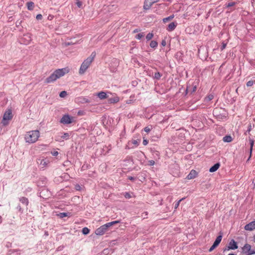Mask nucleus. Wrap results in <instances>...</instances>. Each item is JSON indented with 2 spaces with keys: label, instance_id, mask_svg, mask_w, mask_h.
<instances>
[{
  "label": "nucleus",
  "instance_id": "obj_1",
  "mask_svg": "<svg viewBox=\"0 0 255 255\" xmlns=\"http://www.w3.org/2000/svg\"><path fill=\"white\" fill-rule=\"evenodd\" d=\"M96 53L93 52L89 57L86 58L82 62L78 71V73L80 75H84L86 73V71L93 62Z\"/></svg>",
  "mask_w": 255,
  "mask_h": 255
},
{
  "label": "nucleus",
  "instance_id": "obj_2",
  "mask_svg": "<svg viewBox=\"0 0 255 255\" xmlns=\"http://www.w3.org/2000/svg\"><path fill=\"white\" fill-rule=\"evenodd\" d=\"M40 135L39 131L37 130H31L27 132L24 136L25 141L29 143L35 142Z\"/></svg>",
  "mask_w": 255,
  "mask_h": 255
},
{
  "label": "nucleus",
  "instance_id": "obj_3",
  "mask_svg": "<svg viewBox=\"0 0 255 255\" xmlns=\"http://www.w3.org/2000/svg\"><path fill=\"white\" fill-rule=\"evenodd\" d=\"M120 222V221L117 220L105 224L97 229L95 233L97 236H102L108 230L109 228L115 224H118Z\"/></svg>",
  "mask_w": 255,
  "mask_h": 255
},
{
  "label": "nucleus",
  "instance_id": "obj_4",
  "mask_svg": "<svg viewBox=\"0 0 255 255\" xmlns=\"http://www.w3.org/2000/svg\"><path fill=\"white\" fill-rule=\"evenodd\" d=\"M64 75V69H59L55 70L53 74L49 77H47L45 81L46 83L53 82L56 80L57 79Z\"/></svg>",
  "mask_w": 255,
  "mask_h": 255
},
{
  "label": "nucleus",
  "instance_id": "obj_5",
  "mask_svg": "<svg viewBox=\"0 0 255 255\" xmlns=\"http://www.w3.org/2000/svg\"><path fill=\"white\" fill-rule=\"evenodd\" d=\"M12 111L10 109L7 110L4 113L1 124L3 126H6L9 124V121L12 118Z\"/></svg>",
  "mask_w": 255,
  "mask_h": 255
},
{
  "label": "nucleus",
  "instance_id": "obj_6",
  "mask_svg": "<svg viewBox=\"0 0 255 255\" xmlns=\"http://www.w3.org/2000/svg\"><path fill=\"white\" fill-rule=\"evenodd\" d=\"M242 253L245 255H253L255 254V251L252 249V246L246 244L242 249Z\"/></svg>",
  "mask_w": 255,
  "mask_h": 255
},
{
  "label": "nucleus",
  "instance_id": "obj_7",
  "mask_svg": "<svg viewBox=\"0 0 255 255\" xmlns=\"http://www.w3.org/2000/svg\"><path fill=\"white\" fill-rule=\"evenodd\" d=\"M159 0H144L143 5L144 10H149L153 3L158 1Z\"/></svg>",
  "mask_w": 255,
  "mask_h": 255
},
{
  "label": "nucleus",
  "instance_id": "obj_8",
  "mask_svg": "<svg viewBox=\"0 0 255 255\" xmlns=\"http://www.w3.org/2000/svg\"><path fill=\"white\" fill-rule=\"evenodd\" d=\"M37 163L39 165L41 168H44L46 167L50 163L49 160L47 158L37 159Z\"/></svg>",
  "mask_w": 255,
  "mask_h": 255
},
{
  "label": "nucleus",
  "instance_id": "obj_9",
  "mask_svg": "<svg viewBox=\"0 0 255 255\" xmlns=\"http://www.w3.org/2000/svg\"><path fill=\"white\" fill-rule=\"evenodd\" d=\"M222 239V236L221 235L217 237L216 239L215 242H214L213 245L211 246V247L209 249V251L210 252H211L213 251L220 243L221 240Z\"/></svg>",
  "mask_w": 255,
  "mask_h": 255
},
{
  "label": "nucleus",
  "instance_id": "obj_10",
  "mask_svg": "<svg viewBox=\"0 0 255 255\" xmlns=\"http://www.w3.org/2000/svg\"><path fill=\"white\" fill-rule=\"evenodd\" d=\"M238 248V246L237 243L235 241V240H232L229 243L227 248L224 251H225L226 250L229 251L230 250H236Z\"/></svg>",
  "mask_w": 255,
  "mask_h": 255
},
{
  "label": "nucleus",
  "instance_id": "obj_11",
  "mask_svg": "<svg viewBox=\"0 0 255 255\" xmlns=\"http://www.w3.org/2000/svg\"><path fill=\"white\" fill-rule=\"evenodd\" d=\"M75 122V118L69 115H65V124H71Z\"/></svg>",
  "mask_w": 255,
  "mask_h": 255
},
{
  "label": "nucleus",
  "instance_id": "obj_12",
  "mask_svg": "<svg viewBox=\"0 0 255 255\" xmlns=\"http://www.w3.org/2000/svg\"><path fill=\"white\" fill-rule=\"evenodd\" d=\"M198 172L196 170L192 169L190 171V173L187 176V178L188 180H191L195 178L198 176Z\"/></svg>",
  "mask_w": 255,
  "mask_h": 255
},
{
  "label": "nucleus",
  "instance_id": "obj_13",
  "mask_svg": "<svg viewBox=\"0 0 255 255\" xmlns=\"http://www.w3.org/2000/svg\"><path fill=\"white\" fill-rule=\"evenodd\" d=\"M245 229L247 231H253L255 230V221L251 222L245 226Z\"/></svg>",
  "mask_w": 255,
  "mask_h": 255
},
{
  "label": "nucleus",
  "instance_id": "obj_14",
  "mask_svg": "<svg viewBox=\"0 0 255 255\" xmlns=\"http://www.w3.org/2000/svg\"><path fill=\"white\" fill-rule=\"evenodd\" d=\"M197 89V87L196 85H189L187 86L186 90V93L187 94L188 92H190L191 93H194Z\"/></svg>",
  "mask_w": 255,
  "mask_h": 255
},
{
  "label": "nucleus",
  "instance_id": "obj_15",
  "mask_svg": "<svg viewBox=\"0 0 255 255\" xmlns=\"http://www.w3.org/2000/svg\"><path fill=\"white\" fill-rule=\"evenodd\" d=\"M97 96L101 100H104L108 98L107 93L103 91L98 93Z\"/></svg>",
  "mask_w": 255,
  "mask_h": 255
},
{
  "label": "nucleus",
  "instance_id": "obj_16",
  "mask_svg": "<svg viewBox=\"0 0 255 255\" xmlns=\"http://www.w3.org/2000/svg\"><path fill=\"white\" fill-rule=\"evenodd\" d=\"M220 166V164L219 163H216L209 169V172L212 173L216 171L219 168Z\"/></svg>",
  "mask_w": 255,
  "mask_h": 255
},
{
  "label": "nucleus",
  "instance_id": "obj_17",
  "mask_svg": "<svg viewBox=\"0 0 255 255\" xmlns=\"http://www.w3.org/2000/svg\"><path fill=\"white\" fill-rule=\"evenodd\" d=\"M108 101L109 103L110 104H116L120 101V98L118 96H115L113 98L109 99Z\"/></svg>",
  "mask_w": 255,
  "mask_h": 255
},
{
  "label": "nucleus",
  "instance_id": "obj_18",
  "mask_svg": "<svg viewBox=\"0 0 255 255\" xmlns=\"http://www.w3.org/2000/svg\"><path fill=\"white\" fill-rule=\"evenodd\" d=\"M22 40L24 42L25 44H27L31 41V37L29 35H24L23 37L22 38Z\"/></svg>",
  "mask_w": 255,
  "mask_h": 255
},
{
  "label": "nucleus",
  "instance_id": "obj_19",
  "mask_svg": "<svg viewBox=\"0 0 255 255\" xmlns=\"http://www.w3.org/2000/svg\"><path fill=\"white\" fill-rule=\"evenodd\" d=\"M74 38H67V40L66 42H65V46H69L71 45H74L75 44V42L74 41Z\"/></svg>",
  "mask_w": 255,
  "mask_h": 255
},
{
  "label": "nucleus",
  "instance_id": "obj_20",
  "mask_svg": "<svg viewBox=\"0 0 255 255\" xmlns=\"http://www.w3.org/2000/svg\"><path fill=\"white\" fill-rule=\"evenodd\" d=\"M176 27V24L174 22H171L169 24L167 30L169 31L173 30Z\"/></svg>",
  "mask_w": 255,
  "mask_h": 255
},
{
  "label": "nucleus",
  "instance_id": "obj_21",
  "mask_svg": "<svg viewBox=\"0 0 255 255\" xmlns=\"http://www.w3.org/2000/svg\"><path fill=\"white\" fill-rule=\"evenodd\" d=\"M74 188L76 191H84L85 189V187L83 185H80L79 184H75Z\"/></svg>",
  "mask_w": 255,
  "mask_h": 255
},
{
  "label": "nucleus",
  "instance_id": "obj_22",
  "mask_svg": "<svg viewBox=\"0 0 255 255\" xmlns=\"http://www.w3.org/2000/svg\"><path fill=\"white\" fill-rule=\"evenodd\" d=\"M27 9L29 10H32L34 7V3L32 1H28L26 3Z\"/></svg>",
  "mask_w": 255,
  "mask_h": 255
},
{
  "label": "nucleus",
  "instance_id": "obj_23",
  "mask_svg": "<svg viewBox=\"0 0 255 255\" xmlns=\"http://www.w3.org/2000/svg\"><path fill=\"white\" fill-rule=\"evenodd\" d=\"M19 201L25 206H27L28 204L27 198L24 197H20L19 198Z\"/></svg>",
  "mask_w": 255,
  "mask_h": 255
},
{
  "label": "nucleus",
  "instance_id": "obj_24",
  "mask_svg": "<svg viewBox=\"0 0 255 255\" xmlns=\"http://www.w3.org/2000/svg\"><path fill=\"white\" fill-rule=\"evenodd\" d=\"M223 141L226 142H230L232 141V137L230 135H226L223 137Z\"/></svg>",
  "mask_w": 255,
  "mask_h": 255
},
{
  "label": "nucleus",
  "instance_id": "obj_25",
  "mask_svg": "<svg viewBox=\"0 0 255 255\" xmlns=\"http://www.w3.org/2000/svg\"><path fill=\"white\" fill-rule=\"evenodd\" d=\"M174 17V15H171L167 17L164 18L163 19V22L164 23L167 22V21L172 20Z\"/></svg>",
  "mask_w": 255,
  "mask_h": 255
},
{
  "label": "nucleus",
  "instance_id": "obj_26",
  "mask_svg": "<svg viewBox=\"0 0 255 255\" xmlns=\"http://www.w3.org/2000/svg\"><path fill=\"white\" fill-rule=\"evenodd\" d=\"M157 42L156 41L152 40L150 43V46L151 48H156L157 46Z\"/></svg>",
  "mask_w": 255,
  "mask_h": 255
},
{
  "label": "nucleus",
  "instance_id": "obj_27",
  "mask_svg": "<svg viewBox=\"0 0 255 255\" xmlns=\"http://www.w3.org/2000/svg\"><path fill=\"white\" fill-rule=\"evenodd\" d=\"M82 232L83 234L86 235L89 233L90 230L88 228L84 227V228H83Z\"/></svg>",
  "mask_w": 255,
  "mask_h": 255
},
{
  "label": "nucleus",
  "instance_id": "obj_28",
  "mask_svg": "<svg viewBox=\"0 0 255 255\" xmlns=\"http://www.w3.org/2000/svg\"><path fill=\"white\" fill-rule=\"evenodd\" d=\"M250 144H251V147H250V156H251V154H252V150H253L254 141L253 139H250Z\"/></svg>",
  "mask_w": 255,
  "mask_h": 255
},
{
  "label": "nucleus",
  "instance_id": "obj_29",
  "mask_svg": "<svg viewBox=\"0 0 255 255\" xmlns=\"http://www.w3.org/2000/svg\"><path fill=\"white\" fill-rule=\"evenodd\" d=\"M153 37V34L152 32L148 33L146 36V39L147 40H150Z\"/></svg>",
  "mask_w": 255,
  "mask_h": 255
},
{
  "label": "nucleus",
  "instance_id": "obj_30",
  "mask_svg": "<svg viewBox=\"0 0 255 255\" xmlns=\"http://www.w3.org/2000/svg\"><path fill=\"white\" fill-rule=\"evenodd\" d=\"M143 36H144V34L143 33H140L137 34L136 35L135 38L137 39L140 40L141 38H142L143 37Z\"/></svg>",
  "mask_w": 255,
  "mask_h": 255
},
{
  "label": "nucleus",
  "instance_id": "obj_31",
  "mask_svg": "<svg viewBox=\"0 0 255 255\" xmlns=\"http://www.w3.org/2000/svg\"><path fill=\"white\" fill-rule=\"evenodd\" d=\"M76 4L78 7L80 8L82 5V2L79 0H76Z\"/></svg>",
  "mask_w": 255,
  "mask_h": 255
},
{
  "label": "nucleus",
  "instance_id": "obj_32",
  "mask_svg": "<svg viewBox=\"0 0 255 255\" xmlns=\"http://www.w3.org/2000/svg\"><path fill=\"white\" fill-rule=\"evenodd\" d=\"M125 197L127 199H130L131 198V196L130 193L126 192L124 195Z\"/></svg>",
  "mask_w": 255,
  "mask_h": 255
},
{
  "label": "nucleus",
  "instance_id": "obj_33",
  "mask_svg": "<svg viewBox=\"0 0 255 255\" xmlns=\"http://www.w3.org/2000/svg\"><path fill=\"white\" fill-rule=\"evenodd\" d=\"M253 84H254V81L252 80H250L247 82V86L248 87H251V86H253Z\"/></svg>",
  "mask_w": 255,
  "mask_h": 255
},
{
  "label": "nucleus",
  "instance_id": "obj_34",
  "mask_svg": "<svg viewBox=\"0 0 255 255\" xmlns=\"http://www.w3.org/2000/svg\"><path fill=\"white\" fill-rule=\"evenodd\" d=\"M161 77V75L159 72L155 73L154 74V78L156 79H159Z\"/></svg>",
  "mask_w": 255,
  "mask_h": 255
},
{
  "label": "nucleus",
  "instance_id": "obj_35",
  "mask_svg": "<svg viewBox=\"0 0 255 255\" xmlns=\"http://www.w3.org/2000/svg\"><path fill=\"white\" fill-rule=\"evenodd\" d=\"M213 97H214L213 95H210L208 96L207 97H206V99L207 101H210L213 99Z\"/></svg>",
  "mask_w": 255,
  "mask_h": 255
},
{
  "label": "nucleus",
  "instance_id": "obj_36",
  "mask_svg": "<svg viewBox=\"0 0 255 255\" xmlns=\"http://www.w3.org/2000/svg\"><path fill=\"white\" fill-rule=\"evenodd\" d=\"M85 112L83 111H79L78 112L77 114L78 115L83 116L85 115Z\"/></svg>",
  "mask_w": 255,
  "mask_h": 255
},
{
  "label": "nucleus",
  "instance_id": "obj_37",
  "mask_svg": "<svg viewBox=\"0 0 255 255\" xmlns=\"http://www.w3.org/2000/svg\"><path fill=\"white\" fill-rule=\"evenodd\" d=\"M36 18L37 20H41L42 19V15L40 14H38L36 15Z\"/></svg>",
  "mask_w": 255,
  "mask_h": 255
},
{
  "label": "nucleus",
  "instance_id": "obj_38",
  "mask_svg": "<svg viewBox=\"0 0 255 255\" xmlns=\"http://www.w3.org/2000/svg\"><path fill=\"white\" fill-rule=\"evenodd\" d=\"M51 153L53 155V156H57L58 154V152L57 151H51Z\"/></svg>",
  "mask_w": 255,
  "mask_h": 255
},
{
  "label": "nucleus",
  "instance_id": "obj_39",
  "mask_svg": "<svg viewBox=\"0 0 255 255\" xmlns=\"http://www.w3.org/2000/svg\"><path fill=\"white\" fill-rule=\"evenodd\" d=\"M139 142L138 140H134L132 141V143L135 145H138Z\"/></svg>",
  "mask_w": 255,
  "mask_h": 255
},
{
  "label": "nucleus",
  "instance_id": "obj_40",
  "mask_svg": "<svg viewBox=\"0 0 255 255\" xmlns=\"http://www.w3.org/2000/svg\"><path fill=\"white\" fill-rule=\"evenodd\" d=\"M71 69L69 67L65 68V73H69Z\"/></svg>",
  "mask_w": 255,
  "mask_h": 255
},
{
  "label": "nucleus",
  "instance_id": "obj_41",
  "mask_svg": "<svg viewBox=\"0 0 255 255\" xmlns=\"http://www.w3.org/2000/svg\"><path fill=\"white\" fill-rule=\"evenodd\" d=\"M235 4V2H230V3H229L227 4V6L228 7H230V6H234Z\"/></svg>",
  "mask_w": 255,
  "mask_h": 255
},
{
  "label": "nucleus",
  "instance_id": "obj_42",
  "mask_svg": "<svg viewBox=\"0 0 255 255\" xmlns=\"http://www.w3.org/2000/svg\"><path fill=\"white\" fill-rule=\"evenodd\" d=\"M149 164L151 166L155 164V162L154 160H151L148 161Z\"/></svg>",
  "mask_w": 255,
  "mask_h": 255
},
{
  "label": "nucleus",
  "instance_id": "obj_43",
  "mask_svg": "<svg viewBox=\"0 0 255 255\" xmlns=\"http://www.w3.org/2000/svg\"><path fill=\"white\" fill-rule=\"evenodd\" d=\"M182 200V199H181V200H179V201L177 202V203H176V204H175V209H177V208L178 207V206H179V203H180V201H181Z\"/></svg>",
  "mask_w": 255,
  "mask_h": 255
},
{
  "label": "nucleus",
  "instance_id": "obj_44",
  "mask_svg": "<svg viewBox=\"0 0 255 255\" xmlns=\"http://www.w3.org/2000/svg\"><path fill=\"white\" fill-rule=\"evenodd\" d=\"M144 131H145V132H149V131H150V128H149V127H145V128H144Z\"/></svg>",
  "mask_w": 255,
  "mask_h": 255
},
{
  "label": "nucleus",
  "instance_id": "obj_45",
  "mask_svg": "<svg viewBox=\"0 0 255 255\" xmlns=\"http://www.w3.org/2000/svg\"><path fill=\"white\" fill-rule=\"evenodd\" d=\"M57 215L60 217L61 218H63L64 217V213H60L58 214Z\"/></svg>",
  "mask_w": 255,
  "mask_h": 255
},
{
  "label": "nucleus",
  "instance_id": "obj_46",
  "mask_svg": "<svg viewBox=\"0 0 255 255\" xmlns=\"http://www.w3.org/2000/svg\"><path fill=\"white\" fill-rule=\"evenodd\" d=\"M147 143H148V141H147V140H146V139H143V144L144 145H147Z\"/></svg>",
  "mask_w": 255,
  "mask_h": 255
},
{
  "label": "nucleus",
  "instance_id": "obj_47",
  "mask_svg": "<svg viewBox=\"0 0 255 255\" xmlns=\"http://www.w3.org/2000/svg\"><path fill=\"white\" fill-rule=\"evenodd\" d=\"M166 44V42L165 41V40H163L161 42V45L163 46H165Z\"/></svg>",
  "mask_w": 255,
  "mask_h": 255
},
{
  "label": "nucleus",
  "instance_id": "obj_48",
  "mask_svg": "<svg viewBox=\"0 0 255 255\" xmlns=\"http://www.w3.org/2000/svg\"><path fill=\"white\" fill-rule=\"evenodd\" d=\"M60 97H61V98H64V91H61L60 93V95H59Z\"/></svg>",
  "mask_w": 255,
  "mask_h": 255
},
{
  "label": "nucleus",
  "instance_id": "obj_49",
  "mask_svg": "<svg viewBox=\"0 0 255 255\" xmlns=\"http://www.w3.org/2000/svg\"><path fill=\"white\" fill-rule=\"evenodd\" d=\"M71 216H72V214L70 213H68V214L65 213V217H71Z\"/></svg>",
  "mask_w": 255,
  "mask_h": 255
},
{
  "label": "nucleus",
  "instance_id": "obj_50",
  "mask_svg": "<svg viewBox=\"0 0 255 255\" xmlns=\"http://www.w3.org/2000/svg\"><path fill=\"white\" fill-rule=\"evenodd\" d=\"M226 44L223 43L222 49H224L226 47Z\"/></svg>",
  "mask_w": 255,
  "mask_h": 255
},
{
  "label": "nucleus",
  "instance_id": "obj_51",
  "mask_svg": "<svg viewBox=\"0 0 255 255\" xmlns=\"http://www.w3.org/2000/svg\"><path fill=\"white\" fill-rule=\"evenodd\" d=\"M61 123H64V116H63L60 120Z\"/></svg>",
  "mask_w": 255,
  "mask_h": 255
},
{
  "label": "nucleus",
  "instance_id": "obj_52",
  "mask_svg": "<svg viewBox=\"0 0 255 255\" xmlns=\"http://www.w3.org/2000/svg\"><path fill=\"white\" fill-rule=\"evenodd\" d=\"M64 135H65V137H69V134H67V133H65V134H64Z\"/></svg>",
  "mask_w": 255,
  "mask_h": 255
},
{
  "label": "nucleus",
  "instance_id": "obj_53",
  "mask_svg": "<svg viewBox=\"0 0 255 255\" xmlns=\"http://www.w3.org/2000/svg\"><path fill=\"white\" fill-rule=\"evenodd\" d=\"M253 241L254 242H255V235L253 237Z\"/></svg>",
  "mask_w": 255,
  "mask_h": 255
},
{
  "label": "nucleus",
  "instance_id": "obj_54",
  "mask_svg": "<svg viewBox=\"0 0 255 255\" xmlns=\"http://www.w3.org/2000/svg\"><path fill=\"white\" fill-rule=\"evenodd\" d=\"M1 222H2V220H1V217L0 216V224L1 223Z\"/></svg>",
  "mask_w": 255,
  "mask_h": 255
},
{
  "label": "nucleus",
  "instance_id": "obj_55",
  "mask_svg": "<svg viewBox=\"0 0 255 255\" xmlns=\"http://www.w3.org/2000/svg\"><path fill=\"white\" fill-rule=\"evenodd\" d=\"M129 179H131H131H132V177H129Z\"/></svg>",
  "mask_w": 255,
  "mask_h": 255
},
{
  "label": "nucleus",
  "instance_id": "obj_56",
  "mask_svg": "<svg viewBox=\"0 0 255 255\" xmlns=\"http://www.w3.org/2000/svg\"><path fill=\"white\" fill-rule=\"evenodd\" d=\"M76 198H77L78 199L79 198V196H75Z\"/></svg>",
  "mask_w": 255,
  "mask_h": 255
}]
</instances>
